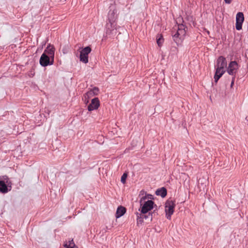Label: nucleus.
<instances>
[{
	"label": "nucleus",
	"instance_id": "1",
	"mask_svg": "<svg viewBox=\"0 0 248 248\" xmlns=\"http://www.w3.org/2000/svg\"><path fill=\"white\" fill-rule=\"evenodd\" d=\"M227 61L223 56H220L217 60L216 65V71L214 76L215 81L217 82L225 72L227 68Z\"/></svg>",
	"mask_w": 248,
	"mask_h": 248
},
{
	"label": "nucleus",
	"instance_id": "2",
	"mask_svg": "<svg viewBox=\"0 0 248 248\" xmlns=\"http://www.w3.org/2000/svg\"><path fill=\"white\" fill-rule=\"evenodd\" d=\"M172 32L173 40L177 45L180 44L186 33L185 27L182 24H177L173 27Z\"/></svg>",
	"mask_w": 248,
	"mask_h": 248
},
{
	"label": "nucleus",
	"instance_id": "3",
	"mask_svg": "<svg viewBox=\"0 0 248 248\" xmlns=\"http://www.w3.org/2000/svg\"><path fill=\"white\" fill-rule=\"evenodd\" d=\"M147 199L146 196L142 197L140 200V204L141 206V212L144 214L150 211L153 208L154 202L151 200H148L146 202L144 201Z\"/></svg>",
	"mask_w": 248,
	"mask_h": 248
},
{
	"label": "nucleus",
	"instance_id": "4",
	"mask_svg": "<svg viewBox=\"0 0 248 248\" xmlns=\"http://www.w3.org/2000/svg\"><path fill=\"white\" fill-rule=\"evenodd\" d=\"M118 27L116 22H107L106 25V34L108 37L115 36L117 33Z\"/></svg>",
	"mask_w": 248,
	"mask_h": 248
},
{
	"label": "nucleus",
	"instance_id": "5",
	"mask_svg": "<svg viewBox=\"0 0 248 248\" xmlns=\"http://www.w3.org/2000/svg\"><path fill=\"white\" fill-rule=\"evenodd\" d=\"M175 203L172 200H168L165 203V212L166 217L168 219H170L171 216L174 212V208Z\"/></svg>",
	"mask_w": 248,
	"mask_h": 248
},
{
	"label": "nucleus",
	"instance_id": "6",
	"mask_svg": "<svg viewBox=\"0 0 248 248\" xmlns=\"http://www.w3.org/2000/svg\"><path fill=\"white\" fill-rule=\"evenodd\" d=\"M91 51L90 46H86L82 49L80 53V61L84 63L88 62V54Z\"/></svg>",
	"mask_w": 248,
	"mask_h": 248
},
{
	"label": "nucleus",
	"instance_id": "7",
	"mask_svg": "<svg viewBox=\"0 0 248 248\" xmlns=\"http://www.w3.org/2000/svg\"><path fill=\"white\" fill-rule=\"evenodd\" d=\"M238 69V65L236 61H232L227 68L228 73L232 76H235Z\"/></svg>",
	"mask_w": 248,
	"mask_h": 248
},
{
	"label": "nucleus",
	"instance_id": "8",
	"mask_svg": "<svg viewBox=\"0 0 248 248\" xmlns=\"http://www.w3.org/2000/svg\"><path fill=\"white\" fill-rule=\"evenodd\" d=\"M244 21V16L242 12H238L236 16L235 28L238 31L242 29V24Z\"/></svg>",
	"mask_w": 248,
	"mask_h": 248
},
{
	"label": "nucleus",
	"instance_id": "9",
	"mask_svg": "<svg viewBox=\"0 0 248 248\" xmlns=\"http://www.w3.org/2000/svg\"><path fill=\"white\" fill-rule=\"evenodd\" d=\"M40 64L42 66H46L48 65H52L50 57L46 54H42L40 59Z\"/></svg>",
	"mask_w": 248,
	"mask_h": 248
},
{
	"label": "nucleus",
	"instance_id": "10",
	"mask_svg": "<svg viewBox=\"0 0 248 248\" xmlns=\"http://www.w3.org/2000/svg\"><path fill=\"white\" fill-rule=\"evenodd\" d=\"M55 50V49L53 46L49 45L43 53L46 54V55L50 57L51 63H54Z\"/></svg>",
	"mask_w": 248,
	"mask_h": 248
},
{
	"label": "nucleus",
	"instance_id": "11",
	"mask_svg": "<svg viewBox=\"0 0 248 248\" xmlns=\"http://www.w3.org/2000/svg\"><path fill=\"white\" fill-rule=\"evenodd\" d=\"M100 106V102L98 98H94L91 101V103L88 107V110L90 111L96 109Z\"/></svg>",
	"mask_w": 248,
	"mask_h": 248
},
{
	"label": "nucleus",
	"instance_id": "12",
	"mask_svg": "<svg viewBox=\"0 0 248 248\" xmlns=\"http://www.w3.org/2000/svg\"><path fill=\"white\" fill-rule=\"evenodd\" d=\"M117 11L116 10H110L108 13V22H116L117 18Z\"/></svg>",
	"mask_w": 248,
	"mask_h": 248
},
{
	"label": "nucleus",
	"instance_id": "13",
	"mask_svg": "<svg viewBox=\"0 0 248 248\" xmlns=\"http://www.w3.org/2000/svg\"><path fill=\"white\" fill-rule=\"evenodd\" d=\"M125 212L126 209L125 207L122 206L118 207L116 213V217L117 218L120 217L125 214Z\"/></svg>",
	"mask_w": 248,
	"mask_h": 248
},
{
	"label": "nucleus",
	"instance_id": "14",
	"mask_svg": "<svg viewBox=\"0 0 248 248\" xmlns=\"http://www.w3.org/2000/svg\"><path fill=\"white\" fill-rule=\"evenodd\" d=\"M99 93V89L97 87H94L86 93L85 97L88 98L92 97L93 95L98 94Z\"/></svg>",
	"mask_w": 248,
	"mask_h": 248
},
{
	"label": "nucleus",
	"instance_id": "15",
	"mask_svg": "<svg viewBox=\"0 0 248 248\" xmlns=\"http://www.w3.org/2000/svg\"><path fill=\"white\" fill-rule=\"evenodd\" d=\"M7 184L3 182V181H0V192L2 193H6L8 192V188L7 187Z\"/></svg>",
	"mask_w": 248,
	"mask_h": 248
},
{
	"label": "nucleus",
	"instance_id": "16",
	"mask_svg": "<svg viewBox=\"0 0 248 248\" xmlns=\"http://www.w3.org/2000/svg\"><path fill=\"white\" fill-rule=\"evenodd\" d=\"M167 193V190L164 187H162L160 189H158L155 192L156 195L160 196L162 198L165 197L166 196Z\"/></svg>",
	"mask_w": 248,
	"mask_h": 248
},
{
	"label": "nucleus",
	"instance_id": "17",
	"mask_svg": "<svg viewBox=\"0 0 248 248\" xmlns=\"http://www.w3.org/2000/svg\"><path fill=\"white\" fill-rule=\"evenodd\" d=\"M64 246L66 248H78L75 246L73 239L69 241L68 244L67 243L65 244Z\"/></svg>",
	"mask_w": 248,
	"mask_h": 248
},
{
	"label": "nucleus",
	"instance_id": "18",
	"mask_svg": "<svg viewBox=\"0 0 248 248\" xmlns=\"http://www.w3.org/2000/svg\"><path fill=\"white\" fill-rule=\"evenodd\" d=\"M164 40L161 35H158L157 37L156 42L159 46H161L163 43Z\"/></svg>",
	"mask_w": 248,
	"mask_h": 248
},
{
	"label": "nucleus",
	"instance_id": "19",
	"mask_svg": "<svg viewBox=\"0 0 248 248\" xmlns=\"http://www.w3.org/2000/svg\"><path fill=\"white\" fill-rule=\"evenodd\" d=\"M0 181H3V183L9 185L10 183L9 179L7 176L4 175L0 177Z\"/></svg>",
	"mask_w": 248,
	"mask_h": 248
},
{
	"label": "nucleus",
	"instance_id": "20",
	"mask_svg": "<svg viewBox=\"0 0 248 248\" xmlns=\"http://www.w3.org/2000/svg\"><path fill=\"white\" fill-rule=\"evenodd\" d=\"M127 175L126 173H124L121 177V181L123 184H124L125 183L126 179L127 178Z\"/></svg>",
	"mask_w": 248,
	"mask_h": 248
},
{
	"label": "nucleus",
	"instance_id": "21",
	"mask_svg": "<svg viewBox=\"0 0 248 248\" xmlns=\"http://www.w3.org/2000/svg\"><path fill=\"white\" fill-rule=\"evenodd\" d=\"M137 217H137V222L139 223L140 222L141 223L142 222V220L141 219L142 217H144V218H146L147 217H148V216H147L146 215H143L142 217H139V216H138Z\"/></svg>",
	"mask_w": 248,
	"mask_h": 248
},
{
	"label": "nucleus",
	"instance_id": "22",
	"mask_svg": "<svg viewBox=\"0 0 248 248\" xmlns=\"http://www.w3.org/2000/svg\"><path fill=\"white\" fill-rule=\"evenodd\" d=\"M234 79H235V77H233L232 78V82H231V87H232V86H233V84H234Z\"/></svg>",
	"mask_w": 248,
	"mask_h": 248
},
{
	"label": "nucleus",
	"instance_id": "23",
	"mask_svg": "<svg viewBox=\"0 0 248 248\" xmlns=\"http://www.w3.org/2000/svg\"><path fill=\"white\" fill-rule=\"evenodd\" d=\"M232 0H224L225 2L228 4H230Z\"/></svg>",
	"mask_w": 248,
	"mask_h": 248
},
{
	"label": "nucleus",
	"instance_id": "24",
	"mask_svg": "<svg viewBox=\"0 0 248 248\" xmlns=\"http://www.w3.org/2000/svg\"><path fill=\"white\" fill-rule=\"evenodd\" d=\"M149 217L151 216V219H152V214H150V213L149 214V215H148Z\"/></svg>",
	"mask_w": 248,
	"mask_h": 248
},
{
	"label": "nucleus",
	"instance_id": "25",
	"mask_svg": "<svg viewBox=\"0 0 248 248\" xmlns=\"http://www.w3.org/2000/svg\"><path fill=\"white\" fill-rule=\"evenodd\" d=\"M148 198H151V197H151V196H152V195H149V194H148Z\"/></svg>",
	"mask_w": 248,
	"mask_h": 248
}]
</instances>
